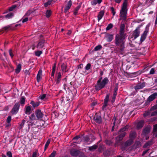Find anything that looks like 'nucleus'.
I'll return each mask as SVG.
<instances>
[{
  "label": "nucleus",
  "instance_id": "obj_54",
  "mask_svg": "<svg viewBox=\"0 0 157 157\" xmlns=\"http://www.w3.org/2000/svg\"><path fill=\"white\" fill-rule=\"evenodd\" d=\"M128 0H124V2H123V4L122 6H125V7H127V1Z\"/></svg>",
  "mask_w": 157,
  "mask_h": 157
},
{
  "label": "nucleus",
  "instance_id": "obj_7",
  "mask_svg": "<svg viewBox=\"0 0 157 157\" xmlns=\"http://www.w3.org/2000/svg\"><path fill=\"white\" fill-rule=\"evenodd\" d=\"M140 33V28L139 27H137L136 29L133 32L132 37H133V40H135L139 36Z\"/></svg>",
  "mask_w": 157,
  "mask_h": 157
},
{
  "label": "nucleus",
  "instance_id": "obj_46",
  "mask_svg": "<svg viewBox=\"0 0 157 157\" xmlns=\"http://www.w3.org/2000/svg\"><path fill=\"white\" fill-rule=\"evenodd\" d=\"M56 154V151H53L49 157H55Z\"/></svg>",
  "mask_w": 157,
  "mask_h": 157
},
{
  "label": "nucleus",
  "instance_id": "obj_31",
  "mask_svg": "<svg viewBox=\"0 0 157 157\" xmlns=\"http://www.w3.org/2000/svg\"><path fill=\"white\" fill-rule=\"evenodd\" d=\"M25 98L24 97H21V98L20 100V103L21 105L23 106L25 103Z\"/></svg>",
  "mask_w": 157,
  "mask_h": 157
},
{
  "label": "nucleus",
  "instance_id": "obj_39",
  "mask_svg": "<svg viewBox=\"0 0 157 157\" xmlns=\"http://www.w3.org/2000/svg\"><path fill=\"white\" fill-rule=\"evenodd\" d=\"M11 26L10 25L6 26L3 28V30L6 31H7L8 30H10L11 29Z\"/></svg>",
  "mask_w": 157,
  "mask_h": 157
},
{
  "label": "nucleus",
  "instance_id": "obj_22",
  "mask_svg": "<svg viewBox=\"0 0 157 157\" xmlns=\"http://www.w3.org/2000/svg\"><path fill=\"white\" fill-rule=\"evenodd\" d=\"M31 109L29 106H26L25 108V113L27 114H29L31 113Z\"/></svg>",
  "mask_w": 157,
  "mask_h": 157
},
{
  "label": "nucleus",
  "instance_id": "obj_53",
  "mask_svg": "<svg viewBox=\"0 0 157 157\" xmlns=\"http://www.w3.org/2000/svg\"><path fill=\"white\" fill-rule=\"evenodd\" d=\"M98 3L97 0H92L91 1V3L92 5H95L97 3Z\"/></svg>",
  "mask_w": 157,
  "mask_h": 157
},
{
  "label": "nucleus",
  "instance_id": "obj_14",
  "mask_svg": "<svg viewBox=\"0 0 157 157\" xmlns=\"http://www.w3.org/2000/svg\"><path fill=\"white\" fill-rule=\"evenodd\" d=\"M157 96V93L156 92L153 94L149 96L147 99V100L149 102H151L155 99Z\"/></svg>",
  "mask_w": 157,
  "mask_h": 157
},
{
  "label": "nucleus",
  "instance_id": "obj_49",
  "mask_svg": "<svg viewBox=\"0 0 157 157\" xmlns=\"http://www.w3.org/2000/svg\"><path fill=\"white\" fill-rule=\"evenodd\" d=\"M91 67V64L90 63H88L85 67V69L86 70H89Z\"/></svg>",
  "mask_w": 157,
  "mask_h": 157
},
{
  "label": "nucleus",
  "instance_id": "obj_33",
  "mask_svg": "<svg viewBox=\"0 0 157 157\" xmlns=\"http://www.w3.org/2000/svg\"><path fill=\"white\" fill-rule=\"evenodd\" d=\"M51 142V140L50 139H49L47 140V142H46L45 144V147H44V151H45L47 148H48L49 145V144Z\"/></svg>",
  "mask_w": 157,
  "mask_h": 157
},
{
  "label": "nucleus",
  "instance_id": "obj_1",
  "mask_svg": "<svg viewBox=\"0 0 157 157\" xmlns=\"http://www.w3.org/2000/svg\"><path fill=\"white\" fill-rule=\"evenodd\" d=\"M125 38L120 37L118 36H116L115 37V44L118 46V52L123 55L124 53Z\"/></svg>",
  "mask_w": 157,
  "mask_h": 157
},
{
  "label": "nucleus",
  "instance_id": "obj_30",
  "mask_svg": "<svg viewBox=\"0 0 157 157\" xmlns=\"http://www.w3.org/2000/svg\"><path fill=\"white\" fill-rule=\"evenodd\" d=\"M116 120V118L114 117L112 120V122H113V126H112V131H113L114 130V126L115 124V122Z\"/></svg>",
  "mask_w": 157,
  "mask_h": 157
},
{
  "label": "nucleus",
  "instance_id": "obj_24",
  "mask_svg": "<svg viewBox=\"0 0 157 157\" xmlns=\"http://www.w3.org/2000/svg\"><path fill=\"white\" fill-rule=\"evenodd\" d=\"M136 133L134 131H132L130 132L129 135L130 139L133 140L135 138L136 136Z\"/></svg>",
  "mask_w": 157,
  "mask_h": 157
},
{
  "label": "nucleus",
  "instance_id": "obj_43",
  "mask_svg": "<svg viewBox=\"0 0 157 157\" xmlns=\"http://www.w3.org/2000/svg\"><path fill=\"white\" fill-rule=\"evenodd\" d=\"M125 25L124 24H121L120 26V31H124Z\"/></svg>",
  "mask_w": 157,
  "mask_h": 157
},
{
  "label": "nucleus",
  "instance_id": "obj_64",
  "mask_svg": "<svg viewBox=\"0 0 157 157\" xmlns=\"http://www.w3.org/2000/svg\"><path fill=\"white\" fill-rule=\"evenodd\" d=\"M105 142L108 145H110L112 143L111 141L109 140H106L105 141Z\"/></svg>",
  "mask_w": 157,
  "mask_h": 157
},
{
  "label": "nucleus",
  "instance_id": "obj_57",
  "mask_svg": "<svg viewBox=\"0 0 157 157\" xmlns=\"http://www.w3.org/2000/svg\"><path fill=\"white\" fill-rule=\"evenodd\" d=\"M156 115H157V110L152 112L151 114V116H155Z\"/></svg>",
  "mask_w": 157,
  "mask_h": 157
},
{
  "label": "nucleus",
  "instance_id": "obj_59",
  "mask_svg": "<svg viewBox=\"0 0 157 157\" xmlns=\"http://www.w3.org/2000/svg\"><path fill=\"white\" fill-rule=\"evenodd\" d=\"M12 52H13L12 50V49H10L9 50V54L12 58H13V56H14V55L13 54Z\"/></svg>",
  "mask_w": 157,
  "mask_h": 157
},
{
  "label": "nucleus",
  "instance_id": "obj_55",
  "mask_svg": "<svg viewBox=\"0 0 157 157\" xmlns=\"http://www.w3.org/2000/svg\"><path fill=\"white\" fill-rule=\"evenodd\" d=\"M151 144V142H148L146 143L144 145V147H147L148 146Z\"/></svg>",
  "mask_w": 157,
  "mask_h": 157
},
{
  "label": "nucleus",
  "instance_id": "obj_48",
  "mask_svg": "<svg viewBox=\"0 0 157 157\" xmlns=\"http://www.w3.org/2000/svg\"><path fill=\"white\" fill-rule=\"evenodd\" d=\"M157 109V104L152 107L150 109V111H152Z\"/></svg>",
  "mask_w": 157,
  "mask_h": 157
},
{
  "label": "nucleus",
  "instance_id": "obj_23",
  "mask_svg": "<svg viewBox=\"0 0 157 157\" xmlns=\"http://www.w3.org/2000/svg\"><path fill=\"white\" fill-rule=\"evenodd\" d=\"M30 104L32 105L33 108H35L39 105L40 102L39 101L35 102L33 101H32L30 102Z\"/></svg>",
  "mask_w": 157,
  "mask_h": 157
},
{
  "label": "nucleus",
  "instance_id": "obj_56",
  "mask_svg": "<svg viewBox=\"0 0 157 157\" xmlns=\"http://www.w3.org/2000/svg\"><path fill=\"white\" fill-rule=\"evenodd\" d=\"M38 156L37 152L35 151L33 153L32 157H38Z\"/></svg>",
  "mask_w": 157,
  "mask_h": 157
},
{
  "label": "nucleus",
  "instance_id": "obj_26",
  "mask_svg": "<svg viewBox=\"0 0 157 157\" xmlns=\"http://www.w3.org/2000/svg\"><path fill=\"white\" fill-rule=\"evenodd\" d=\"M150 130V129L149 128L146 127L144 129L143 132V134L144 135H146L149 132Z\"/></svg>",
  "mask_w": 157,
  "mask_h": 157
},
{
  "label": "nucleus",
  "instance_id": "obj_2",
  "mask_svg": "<svg viewBox=\"0 0 157 157\" xmlns=\"http://www.w3.org/2000/svg\"><path fill=\"white\" fill-rule=\"evenodd\" d=\"M129 127V126L128 125H126L124 127L120 129V132L122 133L115 138V145L116 146H117L118 145L121 144V140L126 134V133L124 131L128 130Z\"/></svg>",
  "mask_w": 157,
  "mask_h": 157
},
{
  "label": "nucleus",
  "instance_id": "obj_27",
  "mask_svg": "<svg viewBox=\"0 0 157 157\" xmlns=\"http://www.w3.org/2000/svg\"><path fill=\"white\" fill-rule=\"evenodd\" d=\"M39 97L41 99L44 100V101H46L48 98V97L47 96V94H44L40 95Z\"/></svg>",
  "mask_w": 157,
  "mask_h": 157
},
{
  "label": "nucleus",
  "instance_id": "obj_20",
  "mask_svg": "<svg viewBox=\"0 0 157 157\" xmlns=\"http://www.w3.org/2000/svg\"><path fill=\"white\" fill-rule=\"evenodd\" d=\"M144 122L143 120H141L138 123L137 125V128L139 129L142 128L144 125Z\"/></svg>",
  "mask_w": 157,
  "mask_h": 157
},
{
  "label": "nucleus",
  "instance_id": "obj_6",
  "mask_svg": "<svg viewBox=\"0 0 157 157\" xmlns=\"http://www.w3.org/2000/svg\"><path fill=\"white\" fill-rule=\"evenodd\" d=\"M20 107V104L19 102L15 103L12 109L11 112L12 114H15L18 112Z\"/></svg>",
  "mask_w": 157,
  "mask_h": 157
},
{
  "label": "nucleus",
  "instance_id": "obj_28",
  "mask_svg": "<svg viewBox=\"0 0 157 157\" xmlns=\"http://www.w3.org/2000/svg\"><path fill=\"white\" fill-rule=\"evenodd\" d=\"M21 65L20 64H19L17 66V68L15 70L16 73L17 74L18 73L21 69Z\"/></svg>",
  "mask_w": 157,
  "mask_h": 157
},
{
  "label": "nucleus",
  "instance_id": "obj_13",
  "mask_svg": "<svg viewBox=\"0 0 157 157\" xmlns=\"http://www.w3.org/2000/svg\"><path fill=\"white\" fill-rule=\"evenodd\" d=\"M145 85V83H140L137 84L134 87V89L136 90H139L142 89Z\"/></svg>",
  "mask_w": 157,
  "mask_h": 157
},
{
  "label": "nucleus",
  "instance_id": "obj_45",
  "mask_svg": "<svg viewBox=\"0 0 157 157\" xmlns=\"http://www.w3.org/2000/svg\"><path fill=\"white\" fill-rule=\"evenodd\" d=\"M25 120H22L21 123L19 125V128L20 129H21L23 127V126H24V125L25 124Z\"/></svg>",
  "mask_w": 157,
  "mask_h": 157
},
{
  "label": "nucleus",
  "instance_id": "obj_8",
  "mask_svg": "<svg viewBox=\"0 0 157 157\" xmlns=\"http://www.w3.org/2000/svg\"><path fill=\"white\" fill-rule=\"evenodd\" d=\"M35 115L38 120L41 119L44 116L43 113L39 109H37L35 111Z\"/></svg>",
  "mask_w": 157,
  "mask_h": 157
},
{
  "label": "nucleus",
  "instance_id": "obj_25",
  "mask_svg": "<svg viewBox=\"0 0 157 157\" xmlns=\"http://www.w3.org/2000/svg\"><path fill=\"white\" fill-rule=\"evenodd\" d=\"M104 12L103 11H101L100 12L98 15V21L102 18L104 16Z\"/></svg>",
  "mask_w": 157,
  "mask_h": 157
},
{
  "label": "nucleus",
  "instance_id": "obj_29",
  "mask_svg": "<svg viewBox=\"0 0 157 157\" xmlns=\"http://www.w3.org/2000/svg\"><path fill=\"white\" fill-rule=\"evenodd\" d=\"M98 146L96 145H94L92 146L89 147V150L91 151H94L95 149L97 148Z\"/></svg>",
  "mask_w": 157,
  "mask_h": 157
},
{
  "label": "nucleus",
  "instance_id": "obj_35",
  "mask_svg": "<svg viewBox=\"0 0 157 157\" xmlns=\"http://www.w3.org/2000/svg\"><path fill=\"white\" fill-rule=\"evenodd\" d=\"M42 53V52L41 51H37L35 52V54L36 56H39Z\"/></svg>",
  "mask_w": 157,
  "mask_h": 157
},
{
  "label": "nucleus",
  "instance_id": "obj_15",
  "mask_svg": "<svg viewBox=\"0 0 157 157\" xmlns=\"http://www.w3.org/2000/svg\"><path fill=\"white\" fill-rule=\"evenodd\" d=\"M94 119L97 123H100L101 122V117L98 116L97 114H96L94 116Z\"/></svg>",
  "mask_w": 157,
  "mask_h": 157
},
{
  "label": "nucleus",
  "instance_id": "obj_47",
  "mask_svg": "<svg viewBox=\"0 0 157 157\" xmlns=\"http://www.w3.org/2000/svg\"><path fill=\"white\" fill-rule=\"evenodd\" d=\"M17 6L16 5H13L9 8V10L10 11H12Z\"/></svg>",
  "mask_w": 157,
  "mask_h": 157
},
{
  "label": "nucleus",
  "instance_id": "obj_62",
  "mask_svg": "<svg viewBox=\"0 0 157 157\" xmlns=\"http://www.w3.org/2000/svg\"><path fill=\"white\" fill-rule=\"evenodd\" d=\"M155 73V69L154 68H152L150 71V74H154Z\"/></svg>",
  "mask_w": 157,
  "mask_h": 157
},
{
  "label": "nucleus",
  "instance_id": "obj_19",
  "mask_svg": "<svg viewBox=\"0 0 157 157\" xmlns=\"http://www.w3.org/2000/svg\"><path fill=\"white\" fill-rule=\"evenodd\" d=\"M106 38L108 42H110L113 39V34H107L106 36Z\"/></svg>",
  "mask_w": 157,
  "mask_h": 157
},
{
  "label": "nucleus",
  "instance_id": "obj_17",
  "mask_svg": "<svg viewBox=\"0 0 157 157\" xmlns=\"http://www.w3.org/2000/svg\"><path fill=\"white\" fill-rule=\"evenodd\" d=\"M42 75V71L40 69L37 74L36 76V79L37 81L39 82L41 79L42 77L41 75Z\"/></svg>",
  "mask_w": 157,
  "mask_h": 157
},
{
  "label": "nucleus",
  "instance_id": "obj_58",
  "mask_svg": "<svg viewBox=\"0 0 157 157\" xmlns=\"http://www.w3.org/2000/svg\"><path fill=\"white\" fill-rule=\"evenodd\" d=\"M11 120V117L10 116H9L7 117V119L6 121L8 123H9L10 122Z\"/></svg>",
  "mask_w": 157,
  "mask_h": 157
},
{
  "label": "nucleus",
  "instance_id": "obj_51",
  "mask_svg": "<svg viewBox=\"0 0 157 157\" xmlns=\"http://www.w3.org/2000/svg\"><path fill=\"white\" fill-rule=\"evenodd\" d=\"M6 155L8 157H12V153L10 151L6 152Z\"/></svg>",
  "mask_w": 157,
  "mask_h": 157
},
{
  "label": "nucleus",
  "instance_id": "obj_32",
  "mask_svg": "<svg viewBox=\"0 0 157 157\" xmlns=\"http://www.w3.org/2000/svg\"><path fill=\"white\" fill-rule=\"evenodd\" d=\"M67 66L64 63H63L61 65V69L64 72H66L67 70Z\"/></svg>",
  "mask_w": 157,
  "mask_h": 157
},
{
  "label": "nucleus",
  "instance_id": "obj_50",
  "mask_svg": "<svg viewBox=\"0 0 157 157\" xmlns=\"http://www.w3.org/2000/svg\"><path fill=\"white\" fill-rule=\"evenodd\" d=\"M112 12V13L113 14V16H114L116 13V12L115 11V9L113 7H111L110 8Z\"/></svg>",
  "mask_w": 157,
  "mask_h": 157
},
{
  "label": "nucleus",
  "instance_id": "obj_11",
  "mask_svg": "<svg viewBox=\"0 0 157 157\" xmlns=\"http://www.w3.org/2000/svg\"><path fill=\"white\" fill-rule=\"evenodd\" d=\"M117 86H115L114 88L113 93V97L111 100V102L113 103L115 101L116 97L117 94Z\"/></svg>",
  "mask_w": 157,
  "mask_h": 157
},
{
  "label": "nucleus",
  "instance_id": "obj_52",
  "mask_svg": "<svg viewBox=\"0 0 157 157\" xmlns=\"http://www.w3.org/2000/svg\"><path fill=\"white\" fill-rule=\"evenodd\" d=\"M108 103L104 102L103 105L102 107V109L104 110L105 109V108L107 106Z\"/></svg>",
  "mask_w": 157,
  "mask_h": 157
},
{
  "label": "nucleus",
  "instance_id": "obj_10",
  "mask_svg": "<svg viewBox=\"0 0 157 157\" xmlns=\"http://www.w3.org/2000/svg\"><path fill=\"white\" fill-rule=\"evenodd\" d=\"M148 29L146 28L144 30V33L142 34L141 36L140 39V41L141 43L143 41L145 40L147 36V34L148 33Z\"/></svg>",
  "mask_w": 157,
  "mask_h": 157
},
{
  "label": "nucleus",
  "instance_id": "obj_38",
  "mask_svg": "<svg viewBox=\"0 0 157 157\" xmlns=\"http://www.w3.org/2000/svg\"><path fill=\"white\" fill-rule=\"evenodd\" d=\"M13 16V14L12 13H10L5 16L6 18H11Z\"/></svg>",
  "mask_w": 157,
  "mask_h": 157
},
{
  "label": "nucleus",
  "instance_id": "obj_5",
  "mask_svg": "<svg viewBox=\"0 0 157 157\" xmlns=\"http://www.w3.org/2000/svg\"><path fill=\"white\" fill-rule=\"evenodd\" d=\"M133 143V141L132 140L129 139L128 140L124 143V146H123V145L122 144V142L121 144L118 145V146H119L120 145H121V149L123 150H126V147L131 145V144H132Z\"/></svg>",
  "mask_w": 157,
  "mask_h": 157
},
{
  "label": "nucleus",
  "instance_id": "obj_61",
  "mask_svg": "<svg viewBox=\"0 0 157 157\" xmlns=\"http://www.w3.org/2000/svg\"><path fill=\"white\" fill-rule=\"evenodd\" d=\"M150 114V112L149 111L147 112H145L143 114V116L144 117H146L148 115H149Z\"/></svg>",
  "mask_w": 157,
  "mask_h": 157
},
{
  "label": "nucleus",
  "instance_id": "obj_34",
  "mask_svg": "<svg viewBox=\"0 0 157 157\" xmlns=\"http://www.w3.org/2000/svg\"><path fill=\"white\" fill-rule=\"evenodd\" d=\"M53 1V0H48L47 2L44 3V6L45 7H47L48 6L51 5L52 2Z\"/></svg>",
  "mask_w": 157,
  "mask_h": 157
},
{
  "label": "nucleus",
  "instance_id": "obj_9",
  "mask_svg": "<svg viewBox=\"0 0 157 157\" xmlns=\"http://www.w3.org/2000/svg\"><path fill=\"white\" fill-rule=\"evenodd\" d=\"M72 4V2L71 0H70L65 5L64 9V12L66 13L68 10L70 8Z\"/></svg>",
  "mask_w": 157,
  "mask_h": 157
},
{
  "label": "nucleus",
  "instance_id": "obj_40",
  "mask_svg": "<svg viewBox=\"0 0 157 157\" xmlns=\"http://www.w3.org/2000/svg\"><path fill=\"white\" fill-rule=\"evenodd\" d=\"M51 14V12L49 10H47L46 13V16L47 17H49Z\"/></svg>",
  "mask_w": 157,
  "mask_h": 157
},
{
  "label": "nucleus",
  "instance_id": "obj_41",
  "mask_svg": "<svg viewBox=\"0 0 157 157\" xmlns=\"http://www.w3.org/2000/svg\"><path fill=\"white\" fill-rule=\"evenodd\" d=\"M113 27V25L111 23L109 24L108 25V26L106 27V30H109L111 29Z\"/></svg>",
  "mask_w": 157,
  "mask_h": 157
},
{
  "label": "nucleus",
  "instance_id": "obj_36",
  "mask_svg": "<svg viewBox=\"0 0 157 157\" xmlns=\"http://www.w3.org/2000/svg\"><path fill=\"white\" fill-rule=\"evenodd\" d=\"M102 48V47L101 45H98L95 47L94 50L95 51H98L101 49Z\"/></svg>",
  "mask_w": 157,
  "mask_h": 157
},
{
  "label": "nucleus",
  "instance_id": "obj_60",
  "mask_svg": "<svg viewBox=\"0 0 157 157\" xmlns=\"http://www.w3.org/2000/svg\"><path fill=\"white\" fill-rule=\"evenodd\" d=\"M154 132L157 131V124L154 125L153 130Z\"/></svg>",
  "mask_w": 157,
  "mask_h": 157
},
{
  "label": "nucleus",
  "instance_id": "obj_44",
  "mask_svg": "<svg viewBox=\"0 0 157 157\" xmlns=\"http://www.w3.org/2000/svg\"><path fill=\"white\" fill-rule=\"evenodd\" d=\"M84 140L86 142H90V143H89V144H90L91 143V142L90 141V138L87 136H86L84 137Z\"/></svg>",
  "mask_w": 157,
  "mask_h": 157
},
{
  "label": "nucleus",
  "instance_id": "obj_4",
  "mask_svg": "<svg viewBox=\"0 0 157 157\" xmlns=\"http://www.w3.org/2000/svg\"><path fill=\"white\" fill-rule=\"evenodd\" d=\"M127 7L122 6L120 12V17L121 19L125 20L126 19L127 13Z\"/></svg>",
  "mask_w": 157,
  "mask_h": 157
},
{
  "label": "nucleus",
  "instance_id": "obj_18",
  "mask_svg": "<svg viewBox=\"0 0 157 157\" xmlns=\"http://www.w3.org/2000/svg\"><path fill=\"white\" fill-rule=\"evenodd\" d=\"M61 75L60 72L57 73V75L56 77V81L57 84H59L61 81Z\"/></svg>",
  "mask_w": 157,
  "mask_h": 157
},
{
  "label": "nucleus",
  "instance_id": "obj_16",
  "mask_svg": "<svg viewBox=\"0 0 157 157\" xmlns=\"http://www.w3.org/2000/svg\"><path fill=\"white\" fill-rule=\"evenodd\" d=\"M44 40H40L37 45L36 48L39 49L42 48L44 46Z\"/></svg>",
  "mask_w": 157,
  "mask_h": 157
},
{
  "label": "nucleus",
  "instance_id": "obj_12",
  "mask_svg": "<svg viewBox=\"0 0 157 157\" xmlns=\"http://www.w3.org/2000/svg\"><path fill=\"white\" fill-rule=\"evenodd\" d=\"M80 151L78 150L73 149L71 150L70 154L72 156H77L79 153Z\"/></svg>",
  "mask_w": 157,
  "mask_h": 157
},
{
  "label": "nucleus",
  "instance_id": "obj_42",
  "mask_svg": "<svg viewBox=\"0 0 157 157\" xmlns=\"http://www.w3.org/2000/svg\"><path fill=\"white\" fill-rule=\"evenodd\" d=\"M29 117L30 120L31 121L34 120L36 119L35 115L34 113L32 114Z\"/></svg>",
  "mask_w": 157,
  "mask_h": 157
},
{
  "label": "nucleus",
  "instance_id": "obj_21",
  "mask_svg": "<svg viewBox=\"0 0 157 157\" xmlns=\"http://www.w3.org/2000/svg\"><path fill=\"white\" fill-rule=\"evenodd\" d=\"M126 35V33H124V31H119V34H117L116 36H118L120 37L125 38Z\"/></svg>",
  "mask_w": 157,
  "mask_h": 157
},
{
  "label": "nucleus",
  "instance_id": "obj_63",
  "mask_svg": "<svg viewBox=\"0 0 157 157\" xmlns=\"http://www.w3.org/2000/svg\"><path fill=\"white\" fill-rule=\"evenodd\" d=\"M81 5H79L78 6H77L76 8H75V10L78 11V10L81 7Z\"/></svg>",
  "mask_w": 157,
  "mask_h": 157
},
{
  "label": "nucleus",
  "instance_id": "obj_37",
  "mask_svg": "<svg viewBox=\"0 0 157 157\" xmlns=\"http://www.w3.org/2000/svg\"><path fill=\"white\" fill-rule=\"evenodd\" d=\"M109 94H107L104 99V102L108 103L109 100Z\"/></svg>",
  "mask_w": 157,
  "mask_h": 157
},
{
  "label": "nucleus",
  "instance_id": "obj_3",
  "mask_svg": "<svg viewBox=\"0 0 157 157\" xmlns=\"http://www.w3.org/2000/svg\"><path fill=\"white\" fill-rule=\"evenodd\" d=\"M102 77H99L95 86V89L97 91L104 88L109 82V79L107 77L105 78L102 80Z\"/></svg>",
  "mask_w": 157,
  "mask_h": 157
}]
</instances>
